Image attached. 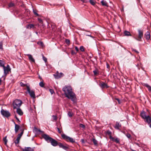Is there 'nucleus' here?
Here are the masks:
<instances>
[{
	"label": "nucleus",
	"mask_w": 151,
	"mask_h": 151,
	"mask_svg": "<svg viewBox=\"0 0 151 151\" xmlns=\"http://www.w3.org/2000/svg\"><path fill=\"white\" fill-rule=\"evenodd\" d=\"M93 72L94 74L95 75H96L98 73L97 71L96 70H93Z\"/></svg>",
	"instance_id": "nucleus-40"
},
{
	"label": "nucleus",
	"mask_w": 151,
	"mask_h": 151,
	"mask_svg": "<svg viewBox=\"0 0 151 151\" xmlns=\"http://www.w3.org/2000/svg\"><path fill=\"white\" fill-rule=\"evenodd\" d=\"M58 145L60 147L62 148L63 149H66L67 148V147L66 146L64 145L61 143L58 144Z\"/></svg>",
	"instance_id": "nucleus-21"
},
{
	"label": "nucleus",
	"mask_w": 151,
	"mask_h": 151,
	"mask_svg": "<svg viewBox=\"0 0 151 151\" xmlns=\"http://www.w3.org/2000/svg\"><path fill=\"white\" fill-rule=\"evenodd\" d=\"M138 40H140V39H141V38L142 37L143 35V32H142L140 30H138Z\"/></svg>",
	"instance_id": "nucleus-10"
},
{
	"label": "nucleus",
	"mask_w": 151,
	"mask_h": 151,
	"mask_svg": "<svg viewBox=\"0 0 151 151\" xmlns=\"http://www.w3.org/2000/svg\"><path fill=\"white\" fill-rule=\"evenodd\" d=\"M121 125L119 123L116 122L114 128L116 129H119V128L121 127Z\"/></svg>",
	"instance_id": "nucleus-18"
},
{
	"label": "nucleus",
	"mask_w": 151,
	"mask_h": 151,
	"mask_svg": "<svg viewBox=\"0 0 151 151\" xmlns=\"http://www.w3.org/2000/svg\"><path fill=\"white\" fill-rule=\"evenodd\" d=\"M3 140L4 142L5 145H7V140L6 139V136L4 138H3Z\"/></svg>",
	"instance_id": "nucleus-24"
},
{
	"label": "nucleus",
	"mask_w": 151,
	"mask_h": 151,
	"mask_svg": "<svg viewBox=\"0 0 151 151\" xmlns=\"http://www.w3.org/2000/svg\"><path fill=\"white\" fill-rule=\"evenodd\" d=\"M150 128H151V124H150Z\"/></svg>",
	"instance_id": "nucleus-56"
},
{
	"label": "nucleus",
	"mask_w": 151,
	"mask_h": 151,
	"mask_svg": "<svg viewBox=\"0 0 151 151\" xmlns=\"http://www.w3.org/2000/svg\"><path fill=\"white\" fill-rule=\"evenodd\" d=\"M141 116L143 119H145L147 116L146 115V112L144 111L142 112L141 113Z\"/></svg>",
	"instance_id": "nucleus-19"
},
{
	"label": "nucleus",
	"mask_w": 151,
	"mask_h": 151,
	"mask_svg": "<svg viewBox=\"0 0 151 151\" xmlns=\"http://www.w3.org/2000/svg\"><path fill=\"white\" fill-rule=\"evenodd\" d=\"M14 4L13 3H10L9 4L8 6H9V7H12L13 6H14Z\"/></svg>",
	"instance_id": "nucleus-35"
},
{
	"label": "nucleus",
	"mask_w": 151,
	"mask_h": 151,
	"mask_svg": "<svg viewBox=\"0 0 151 151\" xmlns=\"http://www.w3.org/2000/svg\"><path fill=\"white\" fill-rule=\"evenodd\" d=\"M132 150V151H136V150Z\"/></svg>",
	"instance_id": "nucleus-57"
},
{
	"label": "nucleus",
	"mask_w": 151,
	"mask_h": 151,
	"mask_svg": "<svg viewBox=\"0 0 151 151\" xmlns=\"http://www.w3.org/2000/svg\"><path fill=\"white\" fill-rule=\"evenodd\" d=\"M101 3L102 5L103 6H106V7L108 6V5L107 3L106 2V1L105 0H102L101 1Z\"/></svg>",
	"instance_id": "nucleus-16"
},
{
	"label": "nucleus",
	"mask_w": 151,
	"mask_h": 151,
	"mask_svg": "<svg viewBox=\"0 0 151 151\" xmlns=\"http://www.w3.org/2000/svg\"><path fill=\"white\" fill-rule=\"evenodd\" d=\"M0 49H2V42H0Z\"/></svg>",
	"instance_id": "nucleus-45"
},
{
	"label": "nucleus",
	"mask_w": 151,
	"mask_h": 151,
	"mask_svg": "<svg viewBox=\"0 0 151 151\" xmlns=\"http://www.w3.org/2000/svg\"><path fill=\"white\" fill-rule=\"evenodd\" d=\"M126 135L128 138L130 139L131 138V135L127 133V134Z\"/></svg>",
	"instance_id": "nucleus-39"
},
{
	"label": "nucleus",
	"mask_w": 151,
	"mask_h": 151,
	"mask_svg": "<svg viewBox=\"0 0 151 151\" xmlns=\"http://www.w3.org/2000/svg\"><path fill=\"white\" fill-rule=\"evenodd\" d=\"M68 115L70 117H72L73 115V114L70 112H69L68 113Z\"/></svg>",
	"instance_id": "nucleus-36"
},
{
	"label": "nucleus",
	"mask_w": 151,
	"mask_h": 151,
	"mask_svg": "<svg viewBox=\"0 0 151 151\" xmlns=\"http://www.w3.org/2000/svg\"><path fill=\"white\" fill-rule=\"evenodd\" d=\"M89 1L91 4L92 5H94L95 4V2L93 0H90Z\"/></svg>",
	"instance_id": "nucleus-31"
},
{
	"label": "nucleus",
	"mask_w": 151,
	"mask_h": 151,
	"mask_svg": "<svg viewBox=\"0 0 151 151\" xmlns=\"http://www.w3.org/2000/svg\"><path fill=\"white\" fill-rule=\"evenodd\" d=\"M115 99L118 101L119 104H120L121 103V102L119 99L116 98Z\"/></svg>",
	"instance_id": "nucleus-47"
},
{
	"label": "nucleus",
	"mask_w": 151,
	"mask_h": 151,
	"mask_svg": "<svg viewBox=\"0 0 151 151\" xmlns=\"http://www.w3.org/2000/svg\"><path fill=\"white\" fill-rule=\"evenodd\" d=\"M27 92L29 93L30 96L33 98H35V95L34 91L32 90H30L29 86H27Z\"/></svg>",
	"instance_id": "nucleus-5"
},
{
	"label": "nucleus",
	"mask_w": 151,
	"mask_h": 151,
	"mask_svg": "<svg viewBox=\"0 0 151 151\" xmlns=\"http://www.w3.org/2000/svg\"><path fill=\"white\" fill-rule=\"evenodd\" d=\"M35 131L37 133L41 132V130L40 129H38L36 128H35Z\"/></svg>",
	"instance_id": "nucleus-32"
},
{
	"label": "nucleus",
	"mask_w": 151,
	"mask_h": 151,
	"mask_svg": "<svg viewBox=\"0 0 151 151\" xmlns=\"http://www.w3.org/2000/svg\"><path fill=\"white\" fill-rule=\"evenodd\" d=\"M99 85V86L102 88H107L108 87V86L107 84L103 82H100Z\"/></svg>",
	"instance_id": "nucleus-9"
},
{
	"label": "nucleus",
	"mask_w": 151,
	"mask_h": 151,
	"mask_svg": "<svg viewBox=\"0 0 151 151\" xmlns=\"http://www.w3.org/2000/svg\"><path fill=\"white\" fill-rule=\"evenodd\" d=\"M15 117L16 118V119L18 121V122H20V121L19 119L17 117V115H15Z\"/></svg>",
	"instance_id": "nucleus-49"
},
{
	"label": "nucleus",
	"mask_w": 151,
	"mask_h": 151,
	"mask_svg": "<svg viewBox=\"0 0 151 151\" xmlns=\"http://www.w3.org/2000/svg\"><path fill=\"white\" fill-rule=\"evenodd\" d=\"M1 114L4 116L6 117H8L11 116L10 113L7 111L4 110L2 109L1 111Z\"/></svg>",
	"instance_id": "nucleus-6"
},
{
	"label": "nucleus",
	"mask_w": 151,
	"mask_h": 151,
	"mask_svg": "<svg viewBox=\"0 0 151 151\" xmlns=\"http://www.w3.org/2000/svg\"><path fill=\"white\" fill-rule=\"evenodd\" d=\"M80 50L82 51V52H83L84 51V47H83V46H81L80 47Z\"/></svg>",
	"instance_id": "nucleus-34"
},
{
	"label": "nucleus",
	"mask_w": 151,
	"mask_h": 151,
	"mask_svg": "<svg viewBox=\"0 0 151 151\" xmlns=\"http://www.w3.org/2000/svg\"><path fill=\"white\" fill-rule=\"evenodd\" d=\"M40 86L41 87H43L44 86V84L42 82H40L39 83Z\"/></svg>",
	"instance_id": "nucleus-37"
},
{
	"label": "nucleus",
	"mask_w": 151,
	"mask_h": 151,
	"mask_svg": "<svg viewBox=\"0 0 151 151\" xmlns=\"http://www.w3.org/2000/svg\"><path fill=\"white\" fill-rule=\"evenodd\" d=\"M15 124V131L16 133H17L19 129V126L18 125L15 124Z\"/></svg>",
	"instance_id": "nucleus-17"
},
{
	"label": "nucleus",
	"mask_w": 151,
	"mask_h": 151,
	"mask_svg": "<svg viewBox=\"0 0 151 151\" xmlns=\"http://www.w3.org/2000/svg\"><path fill=\"white\" fill-rule=\"evenodd\" d=\"M110 139H111L112 141L115 142L117 143H119L120 139L118 138H115L114 137H111V138Z\"/></svg>",
	"instance_id": "nucleus-12"
},
{
	"label": "nucleus",
	"mask_w": 151,
	"mask_h": 151,
	"mask_svg": "<svg viewBox=\"0 0 151 151\" xmlns=\"http://www.w3.org/2000/svg\"><path fill=\"white\" fill-rule=\"evenodd\" d=\"M23 151H33V149L30 147H25L24 149L23 150Z\"/></svg>",
	"instance_id": "nucleus-14"
},
{
	"label": "nucleus",
	"mask_w": 151,
	"mask_h": 151,
	"mask_svg": "<svg viewBox=\"0 0 151 151\" xmlns=\"http://www.w3.org/2000/svg\"><path fill=\"white\" fill-rule=\"evenodd\" d=\"M145 37L146 39L147 40H148L150 39V33L149 32H147L145 34Z\"/></svg>",
	"instance_id": "nucleus-22"
},
{
	"label": "nucleus",
	"mask_w": 151,
	"mask_h": 151,
	"mask_svg": "<svg viewBox=\"0 0 151 151\" xmlns=\"http://www.w3.org/2000/svg\"><path fill=\"white\" fill-rule=\"evenodd\" d=\"M1 82H2V81L1 80V78H0V85L1 84Z\"/></svg>",
	"instance_id": "nucleus-53"
},
{
	"label": "nucleus",
	"mask_w": 151,
	"mask_h": 151,
	"mask_svg": "<svg viewBox=\"0 0 151 151\" xmlns=\"http://www.w3.org/2000/svg\"><path fill=\"white\" fill-rule=\"evenodd\" d=\"M145 86L147 88L149 91L151 92V87L147 84H145Z\"/></svg>",
	"instance_id": "nucleus-29"
},
{
	"label": "nucleus",
	"mask_w": 151,
	"mask_h": 151,
	"mask_svg": "<svg viewBox=\"0 0 151 151\" xmlns=\"http://www.w3.org/2000/svg\"><path fill=\"white\" fill-rule=\"evenodd\" d=\"M79 126L80 127L83 128H84L85 127V126L82 124H79Z\"/></svg>",
	"instance_id": "nucleus-42"
},
{
	"label": "nucleus",
	"mask_w": 151,
	"mask_h": 151,
	"mask_svg": "<svg viewBox=\"0 0 151 151\" xmlns=\"http://www.w3.org/2000/svg\"><path fill=\"white\" fill-rule=\"evenodd\" d=\"M81 142L82 143H85V141L84 139H81Z\"/></svg>",
	"instance_id": "nucleus-52"
},
{
	"label": "nucleus",
	"mask_w": 151,
	"mask_h": 151,
	"mask_svg": "<svg viewBox=\"0 0 151 151\" xmlns=\"http://www.w3.org/2000/svg\"><path fill=\"white\" fill-rule=\"evenodd\" d=\"M75 49L77 52H78L79 50L78 48L77 47H75Z\"/></svg>",
	"instance_id": "nucleus-50"
},
{
	"label": "nucleus",
	"mask_w": 151,
	"mask_h": 151,
	"mask_svg": "<svg viewBox=\"0 0 151 151\" xmlns=\"http://www.w3.org/2000/svg\"><path fill=\"white\" fill-rule=\"evenodd\" d=\"M145 119H146V121L148 124L151 122V117L149 116H147Z\"/></svg>",
	"instance_id": "nucleus-13"
},
{
	"label": "nucleus",
	"mask_w": 151,
	"mask_h": 151,
	"mask_svg": "<svg viewBox=\"0 0 151 151\" xmlns=\"http://www.w3.org/2000/svg\"><path fill=\"white\" fill-rule=\"evenodd\" d=\"M52 117L53 118V120H56L57 119V116H55V115H53L52 116Z\"/></svg>",
	"instance_id": "nucleus-41"
},
{
	"label": "nucleus",
	"mask_w": 151,
	"mask_h": 151,
	"mask_svg": "<svg viewBox=\"0 0 151 151\" xmlns=\"http://www.w3.org/2000/svg\"><path fill=\"white\" fill-rule=\"evenodd\" d=\"M20 85L22 87H24L25 86H27V85H26V84H24L22 82H21L20 83Z\"/></svg>",
	"instance_id": "nucleus-38"
},
{
	"label": "nucleus",
	"mask_w": 151,
	"mask_h": 151,
	"mask_svg": "<svg viewBox=\"0 0 151 151\" xmlns=\"http://www.w3.org/2000/svg\"><path fill=\"white\" fill-rule=\"evenodd\" d=\"M65 96L69 99H70L73 103H75L76 101V98L75 93L72 91V88L70 86H65L62 89Z\"/></svg>",
	"instance_id": "nucleus-1"
},
{
	"label": "nucleus",
	"mask_w": 151,
	"mask_h": 151,
	"mask_svg": "<svg viewBox=\"0 0 151 151\" xmlns=\"http://www.w3.org/2000/svg\"><path fill=\"white\" fill-rule=\"evenodd\" d=\"M42 137L47 142H50L53 146L55 147L58 145L57 141L50 137L48 135L44 134L42 135Z\"/></svg>",
	"instance_id": "nucleus-2"
},
{
	"label": "nucleus",
	"mask_w": 151,
	"mask_h": 151,
	"mask_svg": "<svg viewBox=\"0 0 151 151\" xmlns=\"http://www.w3.org/2000/svg\"><path fill=\"white\" fill-rule=\"evenodd\" d=\"M43 59L45 63L47 61V59L45 57L43 56Z\"/></svg>",
	"instance_id": "nucleus-46"
},
{
	"label": "nucleus",
	"mask_w": 151,
	"mask_h": 151,
	"mask_svg": "<svg viewBox=\"0 0 151 151\" xmlns=\"http://www.w3.org/2000/svg\"><path fill=\"white\" fill-rule=\"evenodd\" d=\"M49 91L51 94H52L54 92V91L53 89H50Z\"/></svg>",
	"instance_id": "nucleus-43"
},
{
	"label": "nucleus",
	"mask_w": 151,
	"mask_h": 151,
	"mask_svg": "<svg viewBox=\"0 0 151 151\" xmlns=\"http://www.w3.org/2000/svg\"><path fill=\"white\" fill-rule=\"evenodd\" d=\"M93 143L94 145H97L98 142L95 139H93Z\"/></svg>",
	"instance_id": "nucleus-28"
},
{
	"label": "nucleus",
	"mask_w": 151,
	"mask_h": 151,
	"mask_svg": "<svg viewBox=\"0 0 151 151\" xmlns=\"http://www.w3.org/2000/svg\"><path fill=\"white\" fill-rule=\"evenodd\" d=\"M17 109V113L20 116H22L23 115V113L22 110L21 109L19 108H18L16 109Z\"/></svg>",
	"instance_id": "nucleus-11"
},
{
	"label": "nucleus",
	"mask_w": 151,
	"mask_h": 151,
	"mask_svg": "<svg viewBox=\"0 0 151 151\" xmlns=\"http://www.w3.org/2000/svg\"><path fill=\"white\" fill-rule=\"evenodd\" d=\"M4 62L0 60V66L3 67L4 66Z\"/></svg>",
	"instance_id": "nucleus-30"
},
{
	"label": "nucleus",
	"mask_w": 151,
	"mask_h": 151,
	"mask_svg": "<svg viewBox=\"0 0 151 151\" xmlns=\"http://www.w3.org/2000/svg\"><path fill=\"white\" fill-rule=\"evenodd\" d=\"M65 41L66 43L68 44H69L70 43V41L69 40L66 39Z\"/></svg>",
	"instance_id": "nucleus-48"
},
{
	"label": "nucleus",
	"mask_w": 151,
	"mask_h": 151,
	"mask_svg": "<svg viewBox=\"0 0 151 151\" xmlns=\"http://www.w3.org/2000/svg\"><path fill=\"white\" fill-rule=\"evenodd\" d=\"M87 35L88 36H91L90 35Z\"/></svg>",
	"instance_id": "nucleus-58"
},
{
	"label": "nucleus",
	"mask_w": 151,
	"mask_h": 151,
	"mask_svg": "<svg viewBox=\"0 0 151 151\" xmlns=\"http://www.w3.org/2000/svg\"><path fill=\"white\" fill-rule=\"evenodd\" d=\"M133 50L135 51L137 53H138V52L137 51H136V50Z\"/></svg>",
	"instance_id": "nucleus-54"
},
{
	"label": "nucleus",
	"mask_w": 151,
	"mask_h": 151,
	"mask_svg": "<svg viewBox=\"0 0 151 151\" xmlns=\"http://www.w3.org/2000/svg\"><path fill=\"white\" fill-rule=\"evenodd\" d=\"M4 70V75L5 76H6L9 72L11 71V68L9 65H7L6 67H5L4 65L3 67Z\"/></svg>",
	"instance_id": "nucleus-7"
},
{
	"label": "nucleus",
	"mask_w": 151,
	"mask_h": 151,
	"mask_svg": "<svg viewBox=\"0 0 151 151\" xmlns=\"http://www.w3.org/2000/svg\"><path fill=\"white\" fill-rule=\"evenodd\" d=\"M124 34L126 36L131 35V34L130 32L127 31H125L124 32Z\"/></svg>",
	"instance_id": "nucleus-27"
},
{
	"label": "nucleus",
	"mask_w": 151,
	"mask_h": 151,
	"mask_svg": "<svg viewBox=\"0 0 151 151\" xmlns=\"http://www.w3.org/2000/svg\"><path fill=\"white\" fill-rule=\"evenodd\" d=\"M61 136L63 139L67 142H69L72 143H73L75 142V140L73 138L68 136L65 134H62Z\"/></svg>",
	"instance_id": "nucleus-4"
},
{
	"label": "nucleus",
	"mask_w": 151,
	"mask_h": 151,
	"mask_svg": "<svg viewBox=\"0 0 151 151\" xmlns=\"http://www.w3.org/2000/svg\"><path fill=\"white\" fill-rule=\"evenodd\" d=\"M38 21L39 22L41 23V24H42V22H43V21H42V20L40 19V18H38Z\"/></svg>",
	"instance_id": "nucleus-44"
},
{
	"label": "nucleus",
	"mask_w": 151,
	"mask_h": 151,
	"mask_svg": "<svg viewBox=\"0 0 151 151\" xmlns=\"http://www.w3.org/2000/svg\"><path fill=\"white\" fill-rule=\"evenodd\" d=\"M27 55L29 58V60L31 62H35V60L33 58L32 56L30 54H27Z\"/></svg>",
	"instance_id": "nucleus-15"
},
{
	"label": "nucleus",
	"mask_w": 151,
	"mask_h": 151,
	"mask_svg": "<svg viewBox=\"0 0 151 151\" xmlns=\"http://www.w3.org/2000/svg\"><path fill=\"white\" fill-rule=\"evenodd\" d=\"M24 130H23L22 131V132H21L20 134H18V136L17 137L18 138L20 139L21 137L22 136V134H23Z\"/></svg>",
	"instance_id": "nucleus-26"
},
{
	"label": "nucleus",
	"mask_w": 151,
	"mask_h": 151,
	"mask_svg": "<svg viewBox=\"0 0 151 151\" xmlns=\"http://www.w3.org/2000/svg\"><path fill=\"white\" fill-rule=\"evenodd\" d=\"M40 43H41V45H42V44H43V43H42V42H40Z\"/></svg>",
	"instance_id": "nucleus-55"
},
{
	"label": "nucleus",
	"mask_w": 151,
	"mask_h": 151,
	"mask_svg": "<svg viewBox=\"0 0 151 151\" xmlns=\"http://www.w3.org/2000/svg\"><path fill=\"white\" fill-rule=\"evenodd\" d=\"M57 129L59 133H61V131H60V129L58 128H57Z\"/></svg>",
	"instance_id": "nucleus-51"
},
{
	"label": "nucleus",
	"mask_w": 151,
	"mask_h": 151,
	"mask_svg": "<svg viewBox=\"0 0 151 151\" xmlns=\"http://www.w3.org/2000/svg\"><path fill=\"white\" fill-rule=\"evenodd\" d=\"M34 27V25L33 24H29L27 26L26 28L27 29H30L32 28H33Z\"/></svg>",
	"instance_id": "nucleus-20"
},
{
	"label": "nucleus",
	"mask_w": 151,
	"mask_h": 151,
	"mask_svg": "<svg viewBox=\"0 0 151 151\" xmlns=\"http://www.w3.org/2000/svg\"><path fill=\"white\" fill-rule=\"evenodd\" d=\"M33 12L34 14L37 16H38L39 14L37 13V11L33 9Z\"/></svg>",
	"instance_id": "nucleus-33"
},
{
	"label": "nucleus",
	"mask_w": 151,
	"mask_h": 151,
	"mask_svg": "<svg viewBox=\"0 0 151 151\" xmlns=\"http://www.w3.org/2000/svg\"><path fill=\"white\" fill-rule=\"evenodd\" d=\"M22 104V101L19 99H16L13 102V104L14 109L19 108Z\"/></svg>",
	"instance_id": "nucleus-3"
},
{
	"label": "nucleus",
	"mask_w": 151,
	"mask_h": 151,
	"mask_svg": "<svg viewBox=\"0 0 151 151\" xmlns=\"http://www.w3.org/2000/svg\"><path fill=\"white\" fill-rule=\"evenodd\" d=\"M63 76V74L60 73H59L58 72H57L55 74H54V76L55 78L56 79L59 78Z\"/></svg>",
	"instance_id": "nucleus-8"
},
{
	"label": "nucleus",
	"mask_w": 151,
	"mask_h": 151,
	"mask_svg": "<svg viewBox=\"0 0 151 151\" xmlns=\"http://www.w3.org/2000/svg\"><path fill=\"white\" fill-rule=\"evenodd\" d=\"M20 140V139L17 137L16 139L14 141V143H15L16 145L18 144Z\"/></svg>",
	"instance_id": "nucleus-25"
},
{
	"label": "nucleus",
	"mask_w": 151,
	"mask_h": 151,
	"mask_svg": "<svg viewBox=\"0 0 151 151\" xmlns=\"http://www.w3.org/2000/svg\"><path fill=\"white\" fill-rule=\"evenodd\" d=\"M106 133L109 136V138L110 139L111 138V137H112L111 136V132L109 130H108L106 132Z\"/></svg>",
	"instance_id": "nucleus-23"
}]
</instances>
